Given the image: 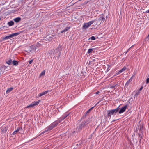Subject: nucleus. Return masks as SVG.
Listing matches in <instances>:
<instances>
[{
  "label": "nucleus",
  "mask_w": 149,
  "mask_h": 149,
  "mask_svg": "<svg viewBox=\"0 0 149 149\" xmlns=\"http://www.w3.org/2000/svg\"><path fill=\"white\" fill-rule=\"evenodd\" d=\"M13 61L10 59L6 61V63L8 65H11Z\"/></svg>",
  "instance_id": "18"
},
{
  "label": "nucleus",
  "mask_w": 149,
  "mask_h": 149,
  "mask_svg": "<svg viewBox=\"0 0 149 149\" xmlns=\"http://www.w3.org/2000/svg\"><path fill=\"white\" fill-rule=\"evenodd\" d=\"M94 107H91V108L89 110H88L87 111V113H89L90 111L91 110H92V109H93V108Z\"/></svg>",
  "instance_id": "23"
},
{
  "label": "nucleus",
  "mask_w": 149,
  "mask_h": 149,
  "mask_svg": "<svg viewBox=\"0 0 149 149\" xmlns=\"http://www.w3.org/2000/svg\"><path fill=\"white\" fill-rule=\"evenodd\" d=\"M53 36H51L49 37H47L45 38L44 40L46 42H48L51 41L53 38Z\"/></svg>",
  "instance_id": "13"
},
{
  "label": "nucleus",
  "mask_w": 149,
  "mask_h": 149,
  "mask_svg": "<svg viewBox=\"0 0 149 149\" xmlns=\"http://www.w3.org/2000/svg\"><path fill=\"white\" fill-rule=\"evenodd\" d=\"M17 131H16V130L12 134V135H14L15 134H16L17 133Z\"/></svg>",
  "instance_id": "26"
},
{
  "label": "nucleus",
  "mask_w": 149,
  "mask_h": 149,
  "mask_svg": "<svg viewBox=\"0 0 149 149\" xmlns=\"http://www.w3.org/2000/svg\"><path fill=\"white\" fill-rule=\"evenodd\" d=\"M148 12L149 13V10H148Z\"/></svg>",
  "instance_id": "36"
},
{
  "label": "nucleus",
  "mask_w": 149,
  "mask_h": 149,
  "mask_svg": "<svg viewBox=\"0 0 149 149\" xmlns=\"http://www.w3.org/2000/svg\"><path fill=\"white\" fill-rule=\"evenodd\" d=\"M22 128H21L20 127H18L16 131H17V132H18Z\"/></svg>",
  "instance_id": "22"
},
{
  "label": "nucleus",
  "mask_w": 149,
  "mask_h": 149,
  "mask_svg": "<svg viewBox=\"0 0 149 149\" xmlns=\"http://www.w3.org/2000/svg\"><path fill=\"white\" fill-rule=\"evenodd\" d=\"M94 49L93 48L89 49L87 53L88 54L92 53Z\"/></svg>",
  "instance_id": "21"
},
{
  "label": "nucleus",
  "mask_w": 149,
  "mask_h": 149,
  "mask_svg": "<svg viewBox=\"0 0 149 149\" xmlns=\"http://www.w3.org/2000/svg\"><path fill=\"white\" fill-rule=\"evenodd\" d=\"M14 23L13 21H10L8 22L7 24H8L9 26H11L14 25Z\"/></svg>",
  "instance_id": "16"
},
{
  "label": "nucleus",
  "mask_w": 149,
  "mask_h": 149,
  "mask_svg": "<svg viewBox=\"0 0 149 149\" xmlns=\"http://www.w3.org/2000/svg\"><path fill=\"white\" fill-rule=\"evenodd\" d=\"M1 130H2V131L4 132H6V131L7 130V128L6 127L5 128L4 130L3 129H1Z\"/></svg>",
  "instance_id": "24"
},
{
  "label": "nucleus",
  "mask_w": 149,
  "mask_h": 149,
  "mask_svg": "<svg viewBox=\"0 0 149 149\" xmlns=\"http://www.w3.org/2000/svg\"><path fill=\"white\" fill-rule=\"evenodd\" d=\"M90 39L92 40H94L95 39V37L94 36H92L90 38Z\"/></svg>",
  "instance_id": "25"
},
{
  "label": "nucleus",
  "mask_w": 149,
  "mask_h": 149,
  "mask_svg": "<svg viewBox=\"0 0 149 149\" xmlns=\"http://www.w3.org/2000/svg\"><path fill=\"white\" fill-rule=\"evenodd\" d=\"M1 18L0 17V20H1Z\"/></svg>",
  "instance_id": "38"
},
{
  "label": "nucleus",
  "mask_w": 149,
  "mask_h": 149,
  "mask_svg": "<svg viewBox=\"0 0 149 149\" xmlns=\"http://www.w3.org/2000/svg\"><path fill=\"white\" fill-rule=\"evenodd\" d=\"M119 107H118L117 108L115 109H114L110 110H109L108 111V116H111V115L113 114L114 113H117L119 110Z\"/></svg>",
  "instance_id": "3"
},
{
  "label": "nucleus",
  "mask_w": 149,
  "mask_h": 149,
  "mask_svg": "<svg viewBox=\"0 0 149 149\" xmlns=\"http://www.w3.org/2000/svg\"><path fill=\"white\" fill-rule=\"evenodd\" d=\"M45 71H42L40 74V75H42L45 74Z\"/></svg>",
  "instance_id": "27"
},
{
  "label": "nucleus",
  "mask_w": 149,
  "mask_h": 149,
  "mask_svg": "<svg viewBox=\"0 0 149 149\" xmlns=\"http://www.w3.org/2000/svg\"><path fill=\"white\" fill-rule=\"evenodd\" d=\"M70 27H66L65 29L61 31V33H63V32H65L66 31H67L68 30H69V29H70Z\"/></svg>",
  "instance_id": "17"
},
{
  "label": "nucleus",
  "mask_w": 149,
  "mask_h": 149,
  "mask_svg": "<svg viewBox=\"0 0 149 149\" xmlns=\"http://www.w3.org/2000/svg\"><path fill=\"white\" fill-rule=\"evenodd\" d=\"M100 102H97L96 104L95 105V106H96Z\"/></svg>",
  "instance_id": "33"
},
{
  "label": "nucleus",
  "mask_w": 149,
  "mask_h": 149,
  "mask_svg": "<svg viewBox=\"0 0 149 149\" xmlns=\"http://www.w3.org/2000/svg\"><path fill=\"white\" fill-rule=\"evenodd\" d=\"M84 127V124L83 123H81L79 124V126L77 128V130L78 131H79L82 129Z\"/></svg>",
  "instance_id": "10"
},
{
  "label": "nucleus",
  "mask_w": 149,
  "mask_h": 149,
  "mask_svg": "<svg viewBox=\"0 0 149 149\" xmlns=\"http://www.w3.org/2000/svg\"><path fill=\"white\" fill-rule=\"evenodd\" d=\"M116 86V85H113V86H111V87H110V88H114Z\"/></svg>",
  "instance_id": "29"
},
{
  "label": "nucleus",
  "mask_w": 149,
  "mask_h": 149,
  "mask_svg": "<svg viewBox=\"0 0 149 149\" xmlns=\"http://www.w3.org/2000/svg\"><path fill=\"white\" fill-rule=\"evenodd\" d=\"M40 102V100L37 101H34L31 103L26 108H29L33 107L35 106L38 105Z\"/></svg>",
  "instance_id": "4"
},
{
  "label": "nucleus",
  "mask_w": 149,
  "mask_h": 149,
  "mask_svg": "<svg viewBox=\"0 0 149 149\" xmlns=\"http://www.w3.org/2000/svg\"><path fill=\"white\" fill-rule=\"evenodd\" d=\"M13 89V88L11 87L10 88H8L6 91V93H9Z\"/></svg>",
  "instance_id": "20"
},
{
  "label": "nucleus",
  "mask_w": 149,
  "mask_h": 149,
  "mask_svg": "<svg viewBox=\"0 0 149 149\" xmlns=\"http://www.w3.org/2000/svg\"><path fill=\"white\" fill-rule=\"evenodd\" d=\"M69 115V114H65L63 116L60 118L58 120V121H60V123H61L63 120L65 119L66 118L68 115Z\"/></svg>",
  "instance_id": "7"
},
{
  "label": "nucleus",
  "mask_w": 149,
  "mask_h": 149,
  "mask_svg": "<svg viewBox=\"0 0 149 149\" xmlns=\"http://www.w3.org/2000/svg\"><path fill=\"white\" fill-rule=\"evenodd\" d=\"M140 132H141V129H140Z\"/></svg>",
  "instance_id": "37"
},
{
  "label": "nucleus",
  "mask_w": 149,
  "mask_h": 149,
  "mask_svg": "<svg viewBox=\"0 0 149 149\" xmlns=\"http://www.w3.org/2000/svg\"><path fill=\"white\" fill-rule=\"evenodd\" d=\"M32 62H33V60H31L29 61V64H31L32 63Z\"/></svg>",
  "instance_id": "30"
},
{
  "label": "nucleus",
  "mask_w": 149,
  "mask_h": 149,
  "mask_svg": "<svg viewBox=\"0 0 149 149\" xmlns=\"http://www.w3.org/2000/svg\"><path fill=\"white\" fill-rule=\"evenodd\" d=\"M12 63L15 66H17L18 64V62L15 60H13L12 62Z\"/></svg>",
  "instance_id": "19"
},
{
  "label": "nucleus",
  "mask_w": 149,
  "mask_h": 149,
  "mask_svg": "<svg viewBox=\"0 0 149 149\" xmlns=\"http://www.w3.org/2000/svg\"><path fill=\"white\" fill-rule=\"evenodd\" d=\"M126 69V67H125V66L124 67H123V68H122L121 70H119L118 72V73H117L115 74V75H114V76H116L117 75H118L121 73L123 72Z\"/></svg>",
  "instance_id": "8"
},
{
  "label": "nucleus",
  "mask_w": 149,
  "mask_h": 149,
  "mask_svg": "<svg viewBox=\"0 0 149 149\" xmlns=\"http://www.w3.org/2000/svg\"><path fill=\"white\" fill-rule=\"evenodd\" d=\"M134 77V75H133L127 81V82L126 83V84L125 85V86H127L131 82V81H132V78Z\"/></svg>",
  "instance_id": "9"
},
{
  "label": "nucleus",
  "mask_w": 149,
  "mask_h": 149,
  "mask_svg": "<svg viewBox=\"0 0 149 149\" xmlns=\"http://www.w3.org/2000/svg\"><path fill=\"white\" fill-rule=\"evenodd\" d=\"M94 22V21L92 20L88 22L84 23L83 25L82 29H86L88 28Z\"/></svg>",
  "instance_id": "2"
},
{
  "label": "nucleus",
  "mask_w": 149,
  "mask_h": 149,
  "mask_svg": "<svg viewBox=\"0 0 149 149\" xmlns=\"http://www.w3.org/2000/svg\"><path fill=\"white\" fill-rule=\"evenodd\" d=\"M146 82L147 83H149V78H148L146 79Z\"/></svg>",
  "instance_id": "28"
},
{
  "label": "nucleus",
  "mask_w": 149,
  "mask_h": 149,
  "mask_svg": "<svg viewBox=\"0 0 149 149\" xmlns=\"http://www.w3.org/2000/svg\"><path fill=\"white\" fill-rule=\"evenodd\" d=\"M105 20V18L102 16H101L99 17L98 21L100 22V24H101L103 23Z\"/></svg>",
  "instance_id": "11"
},
{
  "label": "nucleus",
  "mask_w": 149,
  "mask_h": 149,
  "mask_svg": "<svg viewBox=\"0 0 149 149\" xmlns=\"http://www.w3.org/2000/svg\"><path fill=\"white\" fill-rule=\"evenodd\" d=\"M19 34V33H12L9 36H6L4 38H3V39L4 40H6V39H10L11 38H12L13 37L17 35H18Z\"/></svg>",
  "instance_id": "5"
},
{
  "label": "nucleus",
  "mask_w": 149,
  "mask_h": 149,
  "mask_svg": "<svg viewBox=\"0 0 149 149\" xmlns=\"http://www.w3.org/2000/svg\"><path fill=\"white\" fill-rule=\"evenodd\" d=\"M127 52V51L126 52V54L127 53V52Z\"/></svg>",
  "instance_id": "35"
},
{
  "label": "nucleus",
  "mask_w": 149,
  "mask_h": 149,
  "mask_svg": "<svg viewBox=\"0 0 149 149\" xmlns=\"http://www.w3.org/2000/svg\"><path fill=\"white\" fill-rule=\"evenodd\" d=\"M42 44L40 43H37L36 45V47L35 48V50H36L37 47H41L42 46Z\"/></svg>",
  "instance_id": "15"
},
{
  "label": "nucleus",
  "mask_w": 149,
  "mask_h": 149,
  "mask_svg": "<svg viewBox=\"0 0 149 149\" xmlns=\"http://www.w3.org/2000/svg\"><path fill=\"white\" fill-rule=\"evenodd\" d=\"M60 123V121L58 120L54 122L51 124L49 126H48L45 129V130L43 132H42L40 135H41L44 134L45 133L48 132L51 130L53 128L55 127L57 125L58 123Z\"/></svg>",
  "instance_id": "1"
},
{
  "label": "nucleus",
  "mask_w": 149,
  "mask_h": 149,
  "mask_svg": "<svg viewBox=\"0 0 149 149\" xmlns=\"http://www.w3.org/2000/svg\"><path fill=\"white\" fill-rule=\"evenodd\" d=\"M99 91H97V92H96V94H98L99 93Z\"/></svg>",
  "instance_id": "34"
},
{
  "label": "nucleus",
  "mask_w": 149,
  "mask_h": 149,
  "mask_svg": "<svg viewBox=\"0 0 149 149\" xmlns=\"http://www.w3.org/2000/svg\"><path fill=\"white\" fill-rule=\"evenodd\" d=\"M49 92L48 90L44 92H42L41 93H40L38 95V97H40L44 95H45L47 94Z\"/></svg>",
  "instance_id": "12"
},
{
  "label": "nucleus",
  "mask_w": 149,
  "mask_h": 149,
  "mask_svg": "<svg viewBox=\"0 0 149 149\" xmlns=\"http://www.w3.org/2000/svg\"><path fill=\"white\" fill-rule=\"evenodd\" d=\"M127 107V105H125L124 107H122L121 109L119 111V113L121 114L123 113L125 111Z\"/></svg>",
  "instance_id": "6"
},
{
  "label": "nucleus",
  "mask_w": 149,
  "mask_h": 149,
  "mask_svg": "<svg viewBox=\"0 0 149 149\" xmlns=\"http://www.w3.org/2000/svg\"><path fill=\"white\" fill-rule=\"evenodd\" d=\"M133 45L132 46H131V47H130L127 50V52H128L130 49L133 46Z\"/></svg>",
  "instance_id": "31"
},
{
  "label": "nucleus",
  "mask_w": 149,
  "mask_h": 149,
  "mask_svg": "<svg viewBox=\"0 0 149 149\" xmlns=\"http://www.w3.org/2000/svg\"><path fill=\"white\" fill-rule=\"evenodd\" d=\"M21 18L20 17H17L13 19L14 21L16 23H18L21 21Z\"/></svg>",
  "instance_id": "14"
},
{
  "label": "nucleus",
  "mask_w": 149,
  "mask_h": 149,
  "mask_svg": "<svg viewBox=\"0 0 149 149\" xmlns=\"http://www.w3.org/2000/svg\"><path fill=\"white\" fill-rule=\"evenodd\" d=\"M143 88V86H141V87H140V91L142 90V89Z\"/></svg>",
  "instance_id": "32"
}]
</instances>
